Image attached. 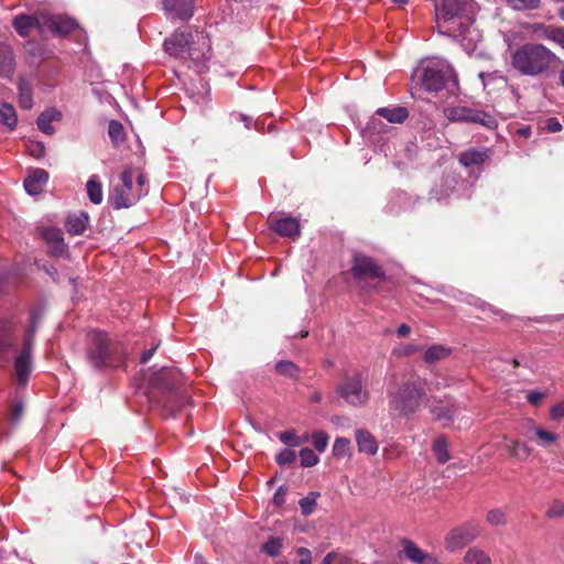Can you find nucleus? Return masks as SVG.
Listing matches in <instances>:
<instances>
[{
	"instance_id": "obj_1",
	"label": "nucleus",
	"mask_w": 564,
	"mask_h": 564,
	"mask_svg": "<svg viewBox=\"0 0 564 564\" xmlns=\"http://www.w3.org/2000/svg\"><path fill=\"white\" fill-rule=\"evenodd\" d=\"M427 390L426 379L415 372L390 376L387 384L389 410L403 417L415 414L423 404Z\"/></svg>"
},
{
	"instance_id": "obj_2",
	"label": "nucleus",
	"mask_w": 564,
	"mask_h": 564,
	"mask_svg": "<svg viewBox=\"0 0 564 564\" xmlns=\"http://www.w3.org/2000/svg\"><path fill=\"white\" fill-rule=\"evenodd\" d=\"M85 355L88 364L97 370L119 368L126 362L122 343L96 329L87 334Z\"/></svg>"
},
{
	"instance_id": "obj_3",
	"label": "nucleus",
	"mask_w": 564,
	"mask_h": 564,
	"mask_svg": "<svg viewBox=\"0 0 564 564\" xmlns=\"http://www.w3.org/2000/svg\"><path fill=\"white\" fill-rule=\"evenodd\" d=\"M164 50L184 63L199 65L208 57L210 44L207 35L200 31H175L164 41Z\"/></svg>"
},
{
	"instance_id": "obj_4",
	"label": "nucleus",
	"mask_w": 564,
	"mask_h": 564,
	"mask_svg": "<svg viewBox=\"0 0 564 564\" xmlns=\"http://www.w3.org/2000/svg\"><path fill=\"white\" fill-rule=\"evenodd\" d=\"M560 58L545 45L525 43L512 54L510 64L521 75L536 77L547 74Z\"/></svg>"
},
{
	"instance_id": "obj_5",
	"label": "nucleus",
	"mask_w": 564,
	"mask_h": 564,
	"mask_svg": "<svg viewBox=\"0 0 564 564\" xmlns=\"http://www.w3.org/2000/svg\"><path fill=\"white\" fill-rule=\"evenodd\" d=\"M434 7L441 34L458 36L465 33L470 0H434Z\"/></svg>"
},
{
	"instance_id": "obj_6",
	"label": "nucleus",
	"mask_w": 564,
	"mask_h": 564,
	"mask_svg": "<svg viewBox=\"0 0 564 564\" xmlns=\"http://www.w3.org/2000/svg\"><path fill=\"white\" fill-rule=\"evenodd\" d=\"M420 80L422 87L430 93L444 90L449 96H457L459 91L457 74L446 61L429 63L422 69Z\"/></svg>"
},
{
	"instance_id": "obj_7",
	"label": "nucleus",
	"mask_w": 564,
	"mask_h": 564,
	"mask_svg": "<svg viewBox=\"0 0 564 564\" xmlns=\"http://www.w3.org/2000/svg\"><path fill=\"white\" fill-rule=\"evenodd\" d=\"M409 109L399 105L378 108L369 118L364 131L366 137L386 134L392 124H401L409 118Z\"/></svg>"
},
{
	"instance_id": "obj_8",
	"label": "nucleus",
	"mask_w": 564,
	"mask_h": 564,
	"mask_svg": "<svg viewBox=\"0 0 564 564\" xmlns=\"http://www.w3.org/2000/svg\"><path fill=\"white\" fill-rule=\"evenodd\" d=\"M134 170L127 167L120 175V184L109 194V202L116 209L129 208L141 198L140 188L133 183Z\"/></svg>"
},
{
	"instance_id": "obj_9",
	"label": "nucleus",
	"mask_w": 564,
	"mask_h": 564,
	"mask_svg": "<svg viewBox=\"0 0 564 564\" xmlns=\"http://www.w3.org/2000/svg\"><path fill=\"white\" fill-rule=\"evenodd\" d=\"M352 278L361 284L364 281H383L386 273L375 260L366 254L356 253L351 262Z\"/></svg>"
},
{
	"instance_id": "obj_10",
	"label": "nucleus",
	"mask_w": 564,
	"mask_h": 564,
	"mask_svg": "<svg viewBox=\"0 0 564 564\" xmlns=\"http://www.w3.org/2000/svg\"><path fill=\"white\" fill-rule=\"evenodd\" d=\"M481 532L480 524L475 521H467L453 530L445 538L446 549L457 551L476 540Z\"/></svg>"
},
{
	"instance_id": "obj_11",
	"label": "nucleus",
	"mask_w": 564,
	"mask_h": 564,
	"mask_svg": "<svg viewBox=\"0 0 564 564\" xmlns=\"http://www.w3.org/2000/svg\"><path fill=\"white\" fill-rule=\"evenodd\" d=\"M337 391L348 404L354 406L365 405L369 400V392L364 387L360 375L344 378Z\"/></svg>"
},
{
	"instance_id": "obj_12",
	"label": "nucleus",
	"mask_w": 564,
	"mask_h": 564,
	"mask_svg": "<svg viewBox=\"0 0 564 564\" xmlns=\"http://www.w3.org/2000/svg\"><path fill=\"white\" fill-rule=\"evenodd\" d=\"M181 373L174 368H162L151 378V386L164 393L175 394Z\"/></svg>"
},
{
	"instance_id": "obj_13",
	"label": "nucleus",
	"mask_w": 564,
	"mask_h": 564,
	"mask_svg": "<svg viewBox=\"0 0 564 564\" xmlns=\"http://www.w3.org/2000/svg\"><path fill=\"white\" fill-rule=\"evenodd\" d=\"M78 28L77 22L64 14H45L43 19V29H47L53 34L65 36Z\"/></svg>"
},
{
	"instance_id": "obj_14",
	"label": "nucleus",
	"mask_w": 564,
	"mask_h": 564,
	"mask_svg": "<svg viewBox=\"0 0 564 564\" xmlns=\"http://www.w3.org/2000/svg\"><path fill=\"white\" fill-rule=\"evenodd\" d=\"M457 411V404L449 398L440 400L433 399L430 404V412L433 419L441 422L443 425H448L454 420Z\"/></svg>"
},
{
	"instance_id": "obj_15",
	"label": "nucleus",
	"mask_w": 564,
	"mask_h": 564,
	"mask_svg": "<svg viewBox=\"0 0 564 564\" xmlns=\"http://www.w3.org/2000/svg\"><path fill=\"white\" fill-rule=\"evenodd\" d=\"M32 351L33 348H30V344L28 346H23L20 354L17 356L14 360V371L17 376V382L19 386L26 384L29 377L32 371Z\"/></svg>"
},
{
	"instance_id": "obj_16",
	"label": "nucleus",
	"mask_w": 564,
	"mask_h": 564,
	"mask_svg": "<svg viewBox=\"0 0 564 564\" xmlns=\"http://www.w3.org/2000/svg\"><path fill=\"white\" fill-rule=\"evenodd\" d=\"M169 17L189 20L194 13V0H162Z\"/></svg>"
},
{
	"instance_id": "obj_17",
	"label": "nucleus",
	"mask_w": 564,
	"mask_h": 564,
	"mask_svg": "<svg viewBox=\"0 0 564 564\" xmlns=\"http://www.w3.org/2000/svg\"><path fill=\"white\" fill-rule=\"evenodd\" d=\"M43 19L44 13H40L37 15H26V14H20L17 15L13 19V28L15 29L17 33L21 36H28L30 34V31L32 29H39L40 31H43Z\"/></svg>"
},
{
	"instance_id": "obj_18",
	"label": "nucleus",
	"mask_w": 564,
	"mask_h": 564,
	"mask_svg": "<svg viewBox=\"0 0 564 564\" xmlns=\"http://www.w3.org/2000/svg\"><path fill=\"white\" fill-rule=\"evenodd\" d=\"M43 239L50 248V253L54 257H62L67 252V245L64 241L63 232L55 227H48L43 230Z\"/></svg>"
},
{
	"instance_id": "obj_19",
	"label": "nucleus",
	"mask_w": 564,
	"mask_h": 564,
	"mask_svg": "<svg viewBox=\"0 0 564 564\" xmlns=\"http://www.w3.org/2000/svg\"><path fill=\"white\" fill-rule=\"evenodd\" d=\"M48 181V173L43 169H34L24 180V188L28 194L35 196L41 194Z\"/></svg>"
},
{
	"instance_id": "obj_20",
	"label": "nucleus",
	"mask_w": 564,
	"mask_h": 564,
	"mask_svg": "<svg viewBox=\"0 0 564 564\" xmlns=\"http://www.w3.org/2000/svg\"><path fill=\"white\" fill-rule=\"evenodd\" d=\"M270 228L276 231L282 237L295 238L300 236L301 226L294 217H283L278 220L269 219Z\"/></svg>"
},
{
	"instance_id": "obj_21",
	"label": "nucleus",
	"mask_w": 564,
	"mask_h": 564,
	"mask_svg": "<svg viewBox=\"0 0 564 564\" xmlns=\"http://www.w3.org/2000/svg\"><path fill=\"white\" fill-rule=\"evenodd\" d=\"M15 72V56L10 45L0 42V77L11 79Z\"/></svg>"
},
{
	"instance_id": "obj_22",
	"label": "nucleus",
	"mask_w": 564,
	"mask_h": 564,
	"mask_svg": "<svg viewBox=\"0 0 564 564\" xmlns=\"http://www.w3.org/2000/svg\"><path fill=\"white\" fill-rule=\"evenodd\" d=\"M89 223V216L87 212L80 210L77 213L69 214L65 221L66 230L73 235H82L87 229Z\"/></svg>"
},
{
	"instance_id": "obj_23",
	"label": "nucleus",
	"mask_w": 564,
	"mask_h": 564,
	"mask_svg": "<svg viewBox=\"0 0 564 564\" xmlns=\"http://www.w3.org/2000/svg\"><path fill=\"white\" fill-rule=\"evenodd\" d=\"M61 119L62 113L59 110H57L56 108H48L39 116L36 124L39 130H41L43 133H45L46 135H52L55 131L52 123L54 121L58 122L61 121Z\"/></svg>"
},
{
	"instance_id": "obj_24",
	"label": "nucleus",
	"mask_w": 564,
	"mask_h": 564,
	"mask_svg": "<svg viewBox=\"0 0 564 564\" xmlns=\"http://www.w3.org/2000/svg\"><path fill=\"white\" fill-rule=\"evenodd\" d=\"M489 158L487 149L471 148L459 155V163L466 167L479 166Z\"/></svg>"
},
{
	"instance_id": "obj_25",
	"label": "nucleus",
	"mask_w": 564,
	"mask_h": 564,
	"mask_svg": "<svg viewBox=\"0 0 564 564\" xmlns=\"http://www.w3.org/2000/svg\"><path fill=\"white\" fill-rule=\"evenodd\" d=\"M356 443L359 452L368 455H376L379 448L372 434L365 430L356 431Z\"/></svg>"
},
{
	"instance_id": "obj_26",
	"label": "nucleus",
	"mask_w": 564,
	"mask_h": 564,
	"mask_svg": "<svg viewBox=\"0 0 564 564\" xmlns=\"http://www.w3.org/2000/svg\"><path fill=\"white\" fill-rule=\"evenodd\" d=\"M19 105L22 109L29 110L33 107L32 84L23 76L18 80Z\"/></svg>"
},
{
	"instance_id": "obj_27",
	"label": "nucleus",
	"mask_w": 564,
	"mask_h": 564,
	"mask_svg": "<svg viewBox=\"0 0 564 564\" xmlns=\"http://www.w3.org/2000/svg\"><path fill=\"white\" fill-rule=\"evenodd\" d=\"M446 117L451 121H462V122H471L475 119L479 118L478 110L470 109L467 107H453L448 108L445 111Z\"/></svg>"
},
{
	"instance_id": "obj_28",
	"label": "nucleus",
	"mask_w": 564,
	"mask_h": 564,
	"mask_svg": "<svg viewBox=\"0 0 564 564\" xmlns=\"http://www.w3.org/2000/svg\"><path fill=\"white\" fill-rule=\"evenodd\" d=\"M463 561L465 564H492L490 556L478 546L468 549Z\"/></svg>"
},
{
	"instance_id": "obj_29",
	"label": "nucleus",
	"mask_w": 564,
	"mask_h": 564,
	"mask_svg": "<svg viewBox=\"0 0 564 564\" xmlns=\"http://www.w3.org/2000/svg\"><path fill=\"white\" fill-rule=\"evenodd\" d=\"M18 122L14 107L8 102L0 104V123L12 130Z\"/></svg>"
},
{
	"instance_id": "obj_30",
	"label": "nucleus",
	"mask_w": 564,
	"mask_h": 564,
	"mask_svg": "<svg viewBox=\"0 0 564 564\" xmlns=\"http://www.w3.org/2000/svg\"><path fill=\"white\" fill-rule=\"evenodd\" d=\"M403 553L408 560L415 564H425L427 554L411 541L404 543Z\"/></svg>"
},
{
	"instance_id": "obj_31",
	"label": "nucleus",
	"mask_w": 564,
	"mask_h": 564,
	"mask_svg": "<svg viewBox=\"0 0 564 564\" xmlns=\"http://www.w3.org/2000/svg\"><path fill=\"white\" fill-rule=\"evenodd\" d=\"M451 355V349L443 345H433L429 347L424 352V361L433 364L435 361L445 359Z\"/></svg>"
},
{
	"instance_id": "obj_32",
	"label": "nucleus",
	"mask_w": 564,
	"mask_h": 564,
	"mask_svg": "<svg viewBox=\"0 0 564 564\" xmlns=\"http://www.w3.org/2000/svg\"><path fill=\"white\" fill-rule=\"evenodd\" d=\"M433 453L435 455L436 460L440 464H445L451 459V455L448 453V443L444 436H438L432 446Z\"/></svg>"
},
{
	"instance_id": "obj_33",
	"label": "nucleus",
	"mask_w": 564,
	"mask_h": 564,
	"mask_svg": "<svg viewBox=\"0 0 564 564\" xmlns=\"http://www.w3.org/2000/svg\"><path fill=\"white\" fill-rule=\"evenodd\" d=\"M529 424L531 425L530 432H532L533 435L538 438V444L540 446H545L555 443L558 440L557 434L543 430L542 427L535 426L531 421H529Z\"/></svg>"
},
{
	"instance_id": "obj_34",
	"label": "nucleus",
	"mask_w": 564,
	"mask_h": 564,
	"mask_svg": "<svg viewBox=\"0 0 564 564\" xmlns=\"http://www.w3.org/2000/svg\"><path fill=\"white\" fill-rule=\"evenodd\" d=\"M86 188L93 204L98 205L102 202V186L97 176L94 175L88 180Z\"/></svg>"
},
{
	"instance_id": "obj_35",
	"label": "nucleus",
	"mask_w": 564,
	"mask_h": 564,
	"mask_svg": "<svg viewBox=\"0 0 564 564\" xmlns=\"http://www.w3.org/2000/svg\"><path fill=\"white\" fill-rule=\"evenodd\" d=\"M505 448L510 453L511 456L522 460L527 459L531 454V449L519 441L506 442Z\"/></svg>"
},
{
	"instance_id": "obj_36",
	"label": "nucleus",
	"mask_w": 564,
	"mask_h": 564,
	"mask_svg": "<svg viewBox=\"0 0 564 564\" xmlns=\"http://www.w3.org/2000/svg\"><path fill=\"white\" fill-rule=\"evenodd\" d=\"M283 546V539L279 536H270L261 546V551L269 556H278Z\"/></svg>"
},
{
	"instance_id": "obj_37",
	"label": "nucleus",
	"mask_w": 564,
	"mask_h": 564,
	"mask_svg": "<svg viewBox=\"0 0 564 564\" xmlns=\"http://www.w3.org/2000/svg\"><path fill=\"white\" fill-rule=\"evenodd\" d=\"M275 370L284 376V377H288V378H291V379H295L299 377V373H300V370H299V367L290 361V360H282V361H279L276 365H275Z\"/></svg>"
},
{
	"instance_id": "obj_38",
	"label": "nucleus",
	"mask_w": 564,
	"mask_h": 564,
	"mask_svg": "<svg viewBox=\"0 0 564 564\" xmlns=\"http://www.w3.org/2000/svg\"><path fill=\"white\" fill-rule=\"evenodd\" d=\"M486 521L492 527L505 525L507 523V512L500 508L491 509L487 512Z\"/></svg>"
},
{
	"instance_id": "obj_39",
	"label": "nucleus",
	"mask_w": 564,
	"mask_h": 564,
	"mask_svg": "<svg viewBox=\"0 0 564 564\" xmlns=\"http://www.w3.org/2000/svg\"><path fill=\"white\" fill-rule=\"evenodd\" d=\"M317 497V492H310L306 497L302 498L299 501L303 516H310L314 511L316 507Z\"/></svg>"
},
{
	"instance_id": "obj_40",
	"label": "nucleus",
	"mask_w": 564,
	"mask_h": 564,
	"mask_svg": "<svg viewBox=\"0 0 564 564\" xmlns=\"http://www.w3.org/2000/svg\"><path fill=\"white\" fill-rule=\"evenodd\" d=\"M554 25H545L543 23H534L532 31L539 39L549 40L553 42V34L555 33Z\"/></svg>"
},
{
	"instance_id": "obj_41",
	"label": "nucleus",
	"mask_w": 564,
	"mask_h": 564,
	"mask_svg": "<svg viewBox=\"0 0 564 564\" xmlns=\"http://www.w3.org/2000/svg\"><path fill=\"white\" fill-rule=\"evenodd\" d=\"M108 135L111 141H122L126 138L123 124L117 120H110L108 123Z\"/></svg>"
},
{
	"instance_id": "obj_42",
	"label": "nucleus",
	"mask_w": 564,
	"mask_h": 564,
	"mask_svg": "<svg viewBox=\"0 0 564 564\" xmlns=\"http://www.w3.org/2000/svg\"><path fill=\"white\" fill-rule=\"evenodd\" d=\"M301 465L303 467H313L318 463V456L315 452L308 447H304L300 451Z\"/></svg>"
},
{
	"instance_id": "obj_43",
	"label": "nucleus",
	"mask_w": 564,
	"mask_h": 564,
	"mask_svg": "<svg viewBox=\"0 0 564 564\" xmlns=\"http://www.w3.org/2000/svg\"><path fill=\"white\" fill-rule=\"evenodd\" d=\"M545 516L549 519H560L564 517V502L558 499H554L545 511Z\"/></svg>"
},
{
	"instance_id": "obj_44",
	"label": "nucleus",
	"mask_w": 564,
	"mask_h": 564,
	"mask_svg": "<svg viewBox=\"0 0 564 564\" xmlns=\"http://www.w3.org/2000/svg\"><path fill=\"white\" fill-rule=\"evenodd\" d=\"M513 9L519 11L536 10L542 6L541 0H510Z\"/></svg>"
},
{
	"instance_id": "obj_45",
	"label": "nucleus",
	"mask_w": 564,
	"mask_h": 564,
	"mask_svg": "<svg viewBox=\"0 0 564 564\" xmlns=\"http://www.w3.org/2000/svg\"><path fill=\"white\" fill-rule=\"evenodd\" d=\"M350 441L346 437H337L333 446V454L337 457H345L349 453Z\"/></svg>"
},
{
	"instance_id": "obj_46",
	"label": "nucleus",
	"mask_w": 564,
	"mask_h": 564,
	"mask_svg": "<svg viewBox=\"0 0 564 564\" xmlns=\"http://www.w3.org/2000/svg\"><path fill=\"white\" fill-rule=\"evenodd\" d=\"M312 441L315 449L319 453H323L328 445V436L323 431L314 432L312 435Z\"/></svg>"
},
{
	"instance_id": "obj_47",
	"label": "nucleus",
	"mask_w": 564,
	"mask_h": 564,
	"mask_svg": "<svg viewBox=\"0 0 564 564\" xmlns=\"http://www.w3.org/2000/svg\"><path fill=\"white\" fill-rule=\"evenodd\" d=\"M37 324H39L37 317L35 315H32L31 325L24 335L23 346H28V344H30V348H33V341H34V336L36 333Z\"/></svg>"
},
{
	"instance_id": "obj_48",
	"label": "nucleus",
	"mask_w": 564,
	"mask_h": 564,
	"mask_svg": "<svg viewBox=\"0 0 564 564\" xmlns=\"http://www.w3.org/2000/svg\"><path fill=\"white\" fill-rule=\"evenodd\" d=\"M11 325L8 322L0 323V349H7L11 346L9 333Z\"/></svg>"
},
{
	"instance_id": "obj_49",
	"label": "nucleus",
	"mask_w": 564,
	"mask_h": 564,
	"mask_svg": "<svg viewBox=\"0 0 564 564\" xmlns=\"http://www.w3.org/2000/svg\"><path fill=\"white\" fill-rule=\"evenodd\" d=\"M296 459V453L290 448H284L276 455V463L279 465H290Z\"/></svg>"
},
{
	"instance_id": "obj_50",
	"label": "nucleus",
	"mask_w": 564,
	"mask_h": 564,
	"mask_svg": "<svg viewBox=\"0 0 564 564\" xmlns=\"http://www.w3.org/2000/svg\"><path fill=\"white\" fill-rule=\"evenodd\" d=\"M509 132L511 137H518L528 139L531 137V127L530 126H519V124H510L508 126Z\"/></svg>"
},
{
	"instance_id": "obj_51",
	"label": "nucleus",
	"mask_w": 564,
	"mask_h": 564,
	"mask_svg": "<svg viewBox=\"0 0 564 564\" xmlns=\"http://www.w3.org/2000/svg\"><path fill=\"white\" fill-rule=\"evenodd\" d=\"M478 113L481 116H479L478 119L473 120V123H479L488 129H496L498 127L497 121L492 116L480 110H478Z\"/></svg>"
},
{
	"instance_id": "obj_52",
	"label": "nucleus",
	"mask_w": 564,
	"mask_h": 564,
	"mask_svg": "<svg viewBox=\"0 0 564 564\" xmlns=\"http://www.w3.org/2000/svg\"><path fill=\"white\" fill-rule=\"evenodd\" d=\"M279 440L290 446H299L300 440L293 431H284L279 434Z\"/></svg>"
},
{
	"instance_id": "obj_53",
	"label": "nucleus",
	"mask_w": 564,
	"mask_h": 564,
	"mask_svg": "<svg viewBox=\"0 0 564 564\" xmlns=\"http://www.w3.org/2000/svg\"><path fill=\"white\" fill-rule=\"evenodd\" d=\"M26 150L29 154L35 159H42L45 154L44 143H28Z\"/></svg>"
},
{
	"instance_id": "obj_54",
	"label": "nucleus",
	"mask_w": 564,
	"mask_h": 564,
	"mask_svg": "<svg viewBox=\"0 0 564 564\" xmlns=\"http://www.w3.org/2000/svg\"><path fill=\"white\" fill-rule=\"evenodd\" d=\"M564 416V401L558 402L551 406L550 417L551 420L558 421Z\"/></svg>"
},
{
	"instance_id": "obj_55",
	"label": "nucleus",
	"mask_w": 564,
	"mask_h": 564,
	"mask_svg": "<svg viewBox=\"0 0 564 564\" xmlns=\"http://www.w3.org/2000/svg\"><path fill=\"white\" fill-rule=\"evenodd\" d=\"M25 50L30 56L35 58H41L43 55V48L36 42H28Z\"/></svg>"
},
{
	"instance_id": "obj_56",
	"label": "nucleus",
	"mask_w": 564,
	"mask_h": 564,
	"mask_svg": "<svg viewBox=\"0 0 564 564\" xmlns=\"http://www.w3.org/2000/svg\"><path fill=\"white\" fill-rule=\"evenodd\" d=\"M297 555L300 556V564H312V553L306 547H299Z\"/></svg>"
},
{
	"instance_id": "obj_57",
	"label": "nucleus",
	"mask_w": 564,
	"mask_h": 564,
	"mask_svg": "<svg viewBox=\"0 0 564 564\" xmlns=\"http://www.w3.org/2000/svg\"><path fill=\"white\" fill-rule=\"evenodd\" d=\"M288 492V489L284 488V487H280L274 496H273V503L276 506V507H281L282 505H284L285 502V495Z\"/></svg>"
},
{
	"instance_id": "obj_58",
	"label": "nucleus",
	"mask_w": 564,
	"mask_h": 564,
	"mask_svg": "<svg viewBox=\"0 0 564 564\" xmlns=\"http://www.w3.org/2000/svg\"><path fill=\"white\" fill-rule=\"evenodd\" d=\"M135 188H140L141 191V197L148 194V187H147V178L142 173H138L135 178Z\"/></svg>"
},
{
	"instance_id": "obj_59",
	"label": "nucleus",
	"mask_w": 564,
	"mask_h": 564,
	"mask_svg": "<svg viewBox=\"0 0 564 564\" xmlns=\"http://www.w3.org/2000/svg\"><path fill=\"white\" fill-rule=\"evenodd\" d=\"M543 129L550 132H557L562 129V124L556 118H549Z\"/></svg>"
},
{
	"instance_id": "obj_60",
	"label": "nucleus",
	"mask_w": 564,
	"mask_h": 564,
	"mask_svg": "<svg viewBox=\"0 0 564 564\" xmlns=\"http://www.w3.org/2000/svg\"><path fill=\"white\" fill-rule=\"evenodd\" d=\"M545 394L539 391H530L527 395V400L529 403L533 405H538L543 399Z\"/></svg>"
},
{
	"instance_id": "obj_61",
	"label": "nucleus",
	"mask_w": 564,
	"mask_h": 564,
	"mask_svg": "<svg viewBox=\"0 0 564 564\" xmlns=\"http://www.w3.org/2000/svg\"><path fill=\"white\" fill-rule=\"evenodd\" d=\"M553 42L564 48V26H556L553 34Z\"/></svg>"
},
{
	"instance_id": "obj_62",
	"label": "nucleus",
	"mask_w": 564,
	"mask_h": 564,
	"mask_svg": "<svg viewBox=\"0 0 564 564\" xmlns=\"http://www.w3.org/2000/svg\"><path fill=\"white\" fill-rule=\"evenodd\" d=\"M159 347V343L155 344L153 347H151L150 349H145L142 355H141V362L142 364H147L153 356V354L155 352L156 348Z\"/></svg>"
},
{
	"instance_id": "obj_63",
	"label": "nucleus",
	"mask_w": 564,
	"mask_h": 564,
	"mask_svg": "<svg viewBox=\"0 0 564 564\" xmlns=\"http://www.w3.org/2000/svg\"><path fill=\"white\" fill-rule=\"evenodd\" d=\"M410 326H408L406 324H401L398 327L397 334L399 337H405L410 334Z\"/></svg>"
},
{
	"instance_id": "obj_64",
	"label": "nucleus",
	"mask_w": 564,
	"mask_h": 564,
	"mask_svg": "<svg viewBox=\"0 0 564 564\" xmlns=\"http://www.w3.org/2000/svg\"><path fill=\"white\" fill-rule=\"evenodd\" d=\"M336 556H337V554H336V553H334V552L328 553V554L324 557V560H323L322 564H333V562H334V560L336 558Z\"/></svg>"
}]
</instances>
